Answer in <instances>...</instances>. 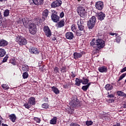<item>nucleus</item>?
Wrapping results in <instances>:
<instances>
[{
  "mask_svg": "<svg viewBox=\"0 0 126 126\" xmlns=\"http://www.w3.org/2000/svg\"><path fill=\"white\" fill-rule=\"evenodd\" d=\"M91 46L95 49V50H98V49H102L105 47V41L102 38L95 39L93 38L90 42Z\"/></svg>",
  "mask_w": 126,
  "mask_h": 126,
  "instance_id": "f257e3e1",
  "label": "nucleus"
},
{
  "mask_svg": "<svg viewBox=\"0 0 126 126\" xmlns=\"http://www.w3.org/2000/svg\"><path fill=\"white\" fill-rule=\"evenodd\" d=\"M15 41L17 42L20 46H25V45H27V40L22 36H17L15 38Z\"/></svg>",
  "mask_w": 126,
  "mask_h": 126,
  "instance_id": "f03ea898",
  "label": "nucleus"
},
{
  "mask_svg": "<svg viewBox=\"0 0 126 126\" xmlns=\"http://www.w3.org/2000/svg\"><path fill=\"white\" fill-rule=\"evenodd\" d=\"M72 99L73 100L69 102V105L72 108H76V107H79L80 106V102H79V100L77 99V96L76 95H74Z\"/></svg>",
  "mask_w": 126,
  "mask_h": 126,
  "instance_id": "7ed1b4c3",
  "label": "nucleus"
},
{
  "mask_svg": "<svg viewBox=\"0 0 126 126\" xmlns=\"http://www.w3.org/2000/svg\"><path fill=\"white\" fill-rule=\"evenodd\" d=\"M29 32L32 35H35L37 32V27L36 24L32 23L29 25Z\"/></svg>",
  "mask_w": 126,
  "mask_h": 126,
  "instance_id": "20e7f679",
  "label": "nucleus"
},
{
  "mask_svg": "<svg viewBox=\"0 0 126 126\" xmlns=\"http://www.w3.org/2000/svg\"><path fill=\"white\" fill-rule=\"evenodd\" d=\"M77 12L81 17H83V18H84L87 13L85 8L81 6L77 7Z\"/></svg>",
  "mask_w": 126,
  "mask_h": 126,
  "instance_id": "39448f33",
  "label": "nucleus"
},
{
  "mask_svg": "<svg viewBox=\"0 0 126 126\" xmlns=\"http://www.w3.org/2000/svg\"><path fill=\"white\" fill-rule=\"evenodd\" d=\"M43 32L46 36V37L50 38L51 36H52V32L51 31V30L50 29V28L48 27V26H44L43 27Z\"/></svg>",
  "mask_w": 126,
  "mask_h": 126,
  "instance_id": "423d86ee",
  "label": "nucleus"
},
{
  "mask_svg": "<svg viewBox=\"0 0 126 126\" xmlns=\"http://www.w3.org/2000/svg\"><path fill=\"white\" fill-rule=\"evenodd\" d=\"M53 13L51 15V19L53 22L57 23L58 21H60V16H58L57 11H53Z\"/></svg>",
  "mask_w": 126,
  "mask_h": 126,
  "instance_id": "0eeeda50",
  "label": "nucleus"
},
{
  "mask_svg": "<svg viewBox=\"0 0 126 126\" xmlns=\"http://www.w3.org/2000/svg\"><path fill=\"white\" fill-rule=\"evenodd\" d=\"M95 7L97 10H102L104 8V3L101 1H97L95 3Z\"/></svg>",
  "mask_w": 126,
  "mask_h": 126,
  "instance_id": "6e6552de",
  "label": "nucleus"
},
{
  "mask_svg": "<svg viewBox=\"0 0 126 126\" xmlns=\"http://www.w3.org/2000/svg\"><path fill=\"white\" fill-rule=\"evenodd\" d=\"M62 3V0L54 1L51 4V7H53V8L59 7V6H61Z\"/></svg>",
  "mask_w": 126,
  "mask_h": 126,
  "instance_id": "1a4fd4ad",
  "label": "nucleus"
},
{
  "mask_svg": "<svg viewBox=\"0 0 126 126\" xmlns=\"http://www.w3.org/2000/svg\"><path fill=\"white\" fill-rule=\"evenodd\" d=\"M29 51L31 52V54L34 55H39L40 54V51H39L38 49L36 48V47H31L29 49Z\"/></svg>",
  "mask_w": 126,
  "mask_h": 126,
  "instance_id": "9d476101",
  "label": "nucleus"
},
{
  "mask_svg": "<svg viewBox=\"0 0 126 126\" xmlns=\"http://www.w3.org/2000/svg\"><path fill=\"white\" fill-rule=\"evenodd\" d=\"M83 54H84V52L82 51L79 53L75 52L73 53L74 59L75 60H78V59H80L83 56Z\"/></svg>",
  "mask_w": 126,
  "mask_h": 126,
  "instance_id": "9b49d317",
  "label": "nucleus"
},
{
  "mask_svg": "<svg viewBox=\"0 0 126 126\" xmlns=\"http://www.w3.org/2000/svg\"><path fill=\"white\" fill-rule=\"evenodd\" d=\"M106 16V15L104 14V13L100 12L99 13H98L96 14V17L98 20H100V21H102V20H104V19L105 18Z\"/></svg>",
  "mask_w": 126,
  "mask_h": 126,
  "instance_id": "f8f14e48",
  "label": "nucleus"
},
{
  "mask_svg": "<svg viewBox=\"0 0 126 126\" xmlns=\"http://www.w3.org/2000/svg\"><path fill=\"white\" fill-rule=\"evenodd\" d=\"M65 37L68 40H72L74 38V35L72 32H67L65 33Z\"/></svg>",
  "mask_w": 126,
  "mask_h": 126,
  "instance_id": "ddd939ff",
  "label": "nucleus"
},
{
  "mask_svg": "<svg viewBox=\"0 0 126 126\" xmlns=\"http://www.w3.org/2000/svg\"><path fill=\"white\" fill-rule=\"evenodd\" d=\"M28 102L30 105H32V106H34V105L36 104V99L35 97L31 96L30 98H29Z\"/></svg>",
  "mask_w": 126,
  "mask_h": 126,
  "instance_id": "4468645a",
  "label": "nucleus"
},
{
  "mask_svg": "<svg viewBox=\"0 0 126 126\" xmlns=\"http://www.w3.org/2000/svg\"><path fill=\"white\" fill-rule=\"evenodd\" d=\"M49 15V10L45 9L42 12V19L45 20Z\"/></svg>",
  "mask_w": 126,
  "mask_h": 126,
  "instance_id": "2eb2a0df",
  "label": "nucleus"
},
{
  "mask_svg": "<svg viewBox=\"0 0 126 126\" xmlns=\"http://www.w3.org/2000/svg\"><path fill=\"white\" fill-rule=\"evenodd\" d=\"M32 1L35 5H41V4L44 3L43 0H32Z\"/></svg>",
  "mask_w": 126,
  "mask_h": 126,
  "instance_id": "dca6fc26",
  "label": "nucleus"
},
{
  "mask_svg": "<svg viewBox=\"0 0 126 126\" xmlns=\"http://www.w3.org/2000/svg\"><path fill=\"white\" fill-rule=\"evenodd\" d=\"M98 70L99 71V72H107L108 71V70L107 69V67L106 66H100L98 67Z\"/></svg>",
  "mask_w": 126,
  "mask_h": 126,
  "instance_id": "f3484780",
  "label": "nucleus"
},
{
  "mask_svg": "<svg viewBox=\"0 0 126 126\" xmlns=\"http://www.w3.org/2000/svg\"><path fill=\"white\" fill-rule=\"evenodd\" d=\"M9 118L12 123H15L16 121V116L14 114H12L9 115Z\"/></svg>",
  "mask_w": 126,
  "mask_h": 126,
  "instance_id": "a211bd4d",
  "label": "nucleus"
},
{
  "mask_svg": "<svg viewBox=\"0 0 126 126\" xmlns=\"http://www.w3.org/2000/svg\"><path fill=\"white\" fill-rule=\"evenodd\" d=\"M64 20H62L57 24L58 28H62V27H63V26H64Z\"/></svg>",
  "mask_w": 126,
  "mask_h": 126,
  "instance_id": "6ab92c4d",
  "label": "nucleus"
},
{
  "mask_svg": "<svg viewBox=\"0 0 126 126\" xmlns=\"http://www.w3.org/2000/svg\"><path fill=\"white\" fill-rule=\"evenodd\" d=\"M51 89L53 92L55 93V94H60V90H59V89H58V88L55 86H53L51 87Z\"/></svg>",
  "mask_w": 126,
  "mask_h": 126,
  "instance_id": "aec40b11",
  "label": "nucleus"
},
{
  "mask_svg": "<svg viewBox=\"0 0 126 126\" xmlns=\"http://www.w3.org/2000/svg\"><path fill=\"white\" fill-rule=\"evenodd\" d=\"M94 26H95V24H94V23L91 22V21H88V27L89 29H93Z\"/></svg>",
  "mask_w": 126,
  "mask_h": 126,
  "instance_id": "412c9836",
  "label": "nucleus"
},
{
  "mask_svg": "<svg viewBox=\"0 0 126 126\" xmlns=\"http://www.w3.org/2000/svg\"><path fill=\"white\" fill-rule=\"evenodd\" d=\"M22 70L24 72H26L27 71H29V66L28 65L24 64L23 65Z\"/></svg>",
  "mask_w": 126,
  "mask_h": 126,
  "instance_id": "4be33fe9",
  "label": "nucleus"
},
{
  "mask_svg": "<svg viewBox=\"0 0 126 126\" xmlns=\"http://www.w3.org/2000/svg\"><path fill=\"white\" fill-rule=\"evenodd\" d=\"M7 45V41L1 39L0 40V47H5Z\"/></svg>",
  "mask_w": 126,
  "mask_h": 126,
  "instance_id": "5701e85b",
  "label": "nucleus"
},
{
  "mask_svg": "<svg viewBox=\"0 0 126 126\" xmlns=\"http://www.w3.org/2000/svg\"><path fill=\"white\" fill-rule=\"evenodd\" d=\"M82 83V80L79 78H76L75 79V85L77 86H80V84Z\"/></svg>",
  "mask_w": 126,
  "mask_h": 126,
  "instance_id": "b1692460",
  "label": "nucleus"
},
{
  "mask_svg": "<svg viewBox=\"0 0 126 126\" xmlns=\"http://www.w3.org/2000/svg\"><path fill=\"white\" fill-rule=\"evenodd\" d=\"M113 88V87L112 85H110V84H107L105 86V89L107 91H110V90H112Z\"/></svg>",
  "mask_w": 126,
  "mask_h": 126,
  "instance_id": "393cba45",
  "label": "nucleus"
},
{
  "mask_svg": "<svg viewBox=\"0 0 126 126\" xmlns=\"http://www.w3.org/2000/svg\"><path fill=\"white\" fill-rule=\"evenodd\" d=\"M6 53V52L4 49L0 48V58H3V57H4Z\"/></svg>",
  "mask_w": 126,
  "mask_h": 126,
  "instance_id": "a878e982",
  "label": "nucleus"
},
{
  "mask_svg": "<svg viewBox=\"0 0 126 126\" xmlns=\"http://www.w3.org/2000/svg\"><path fill=\"white\" fill-rule=\"evenodd\" d=\"M57 118L54 117L53 119L50 120V124L51 125H57Z\"/></svg>",
  "mask_w": 126,
  "mask_h": 126,
  "instance_id": "bb28decb",
  "label": "nucleus"
},
{
  "mask_svg": "<svg viewBox=\"0 0 126 126\" xmlns=\"http://www.w3.org/2000/svg\"><path fill=\"white\" fill-rule=\"evenodd\" d=\"M85 31H81L80 30H78L76 31L77 36H81V35H83Z\"/></svg>",
  "mask_w": 126,
  "mask_h": 126,
  "instance_id": "cd10ccee",
  "label": "nucleus"
},
{
  "mask_svg": "<svg viewBox=\"0 0 126 126\" xmlns=\"http://www.w3.org/2000/svg\"><path fill=\"white\" fill-rule=\"evenodd\" d=\"M89 82V80L88 79H86L84 77H83L82 79V83L84 85H86V84H87Z\"/></svg>",
  "mask_w": 126,
  "mask_h": 126,
  "instance_id": "c85d7f7f",
  "label": "nucleus"
},
{
  "mask_svg": "<svg viewBox=\"0 0 126 126\" xmlns=\"http://www.w3.org/2000/svg\"><path fill=\"white\" fill-rule=\"evenodd\" d=\"M24 106L26 109H30L32 107V105L29 102L25 103Z\"/></svg>",
  "mask_w": 126,
  "mask_h": 126,
  "instance_id": "c756f323",
  "label": "nucleus"
},
{
  "mask_svg": "<svg viewBox=\"0 0 126 126\" xmlns=\"http://www.w3.org/2000/svg\"><path fill=\"white\" fill-rule=\"evenodd\" d=\"M10 11L8 9H6L3 12V15L4 17H7L9 15Z\"/></svg>",
  "mask_w": 126,
  "mask_h": 126,
  "instance_id": "7c9ffc66",
  "label": "nucleus"
},
{
  "mask_svg": "<svg viewBox=\"0 0 126 126\" xmlns=\"http://www.w3.org/2000/svg\"><path fill=\"white\" fill-rule=\"evenodd\" d=\"M89 21L95 24L96 22V17L94 16L92 17L90 19Z\"/></svg>",
  "mask_w": 126,
  "mask_h": 126,
  "instance_id": "2f4dec72",
  "label": "nucleus"
},
{
  "mask_svg": "<svg viewBox=\"0 0 126 126\" xmlns=\"http://www.w3.org/2000/svg\"><path fill=\"white\" fill-rule=\"evenodd\" d=\"M23 79H27V78H28V77L29 76V74H28V72H25L23 73Z\"/></svg>",
  "mask_w": 126,
  "mask_h": 126,
  "instance_id": "473e14b6",
  "label": "nucleus"
},
{
  "mask_svg": "<svg viewBox=\"0 0 126 126\" xmlns=\"http://www.w3.org/2000/svg\"><path fill=\"white\" fill-rule=\"evenodd\" d=\"M117 94L119 96H122L124 97H126V94H124V92H122V91H118Z\"/></svg>",
  "mask_w": 126,
  "mask_h": 126,
  "instance_id": "72a5a7b5",
  "label": "nucleus"
},
{
  "mask_svg": "<svg viewBox=\"0 0 126 126\" xmlns=\"http://www.w3.org/2000/svg\"><path fill=\"white\" fill-rule=\"evenodd\" d=\"M126 73H123L122 75H121L119 79L118 80V82H119V81H121V80L124 79V78H125V77H126Z\"/></svg>",
  "mask_w": 126,
  "mask_h": 126,
  "instance_id": "f704fd0d",
  "label": "nucleus"
},
{
  "mask_svg": "<svg viewBox=\"0 0 126 126\" xmlns=\"http://www.w3.org/2000/svg\"><path fill=\"white\" fill-rule=\"evenodd\" d=\"M1 87L3 88V89H4V90H8V89H9V87L6 84L2 85Z\"/></svg>",
  "mask_w": 126,
  "mask_h": 126,
  "instance_id": "c9c22d12",
  "label": "nucleus"
},
{
  "mask_svg": "<svg viewBox=\"0 0 126 126\" xmlns=\"http://www.w3.org/2000/svg\"><path fill=\"white\" fill-rule=\"evenodd\" d=\"M84 26H83V25H78V29L79 30H81L82 31H85V30H84Z\"/></svg>",
  "mask_w": 126,
  "mask_h": 126,
  "instance_id": "e433bc0d",
  "label": "nucleus"
},
{
  "mask_svg": "<svg viewBox=\"0 0 126 126\" xmlns=\"http://www.w3.org/2000/svg\"><path fill=\"white\" fill-rule=\"evenodd\" d=\"M42 107L44 108V109H48L49 106V104H48V103H44L42 105Z\"/></svg>",
  "mask_w": 126,
  "mask_h": 126,
  "instance_id": "4c0bfd02",
  "label": "nucleus"
},
{
  "mask_svg": "<svg viewBox=\"0 0 126 126\" xmlns=\"http://www.w3.org/2000/svg\"><path fill=\"white\" fill-rule=\"evenodd\" d=\"M59 68L58 67H55L54 68V73H55L56 74H57V73H59L60 72L59 71Z\"/></svg>",
  "mask_w": 126,
  "mask_h": 126,
  "instance_id": "58836bf2",
  "label": "nucleus"
},
{
  "mask_svg": "<svg viewBox=\"0 0 126 126\" xmlns=\"http://www.w3.org/2000/svg\"><path fill=\"white\" fill-rule=\"evenodd\" d=\"M121 36H120V35H119V36L117 35L116 36V38L115 39L116 42L118 43H119L120 42H121Z\"/></svg>",
  "mask_w": 126,
  "mask_h": 126,
  "instance_id": "ea45409f",
  "label": "nucleus"
},
{
  "mask_svg": "<svg viewBox=\"0 0 126 126\" xmlns=\"http://www.w3.org/2000/svg\"><path fill=\"white\" fill-rule=\"evenodd\" d=\"M86 125L88 126H92V125H93V122L92 121H88L86 122Z\"/></svg>",
  "mask_w": 126,
  "mask_h": 126,
  "instance_id": "a19ab883",
  "label": "nucleus"
},
{
  "mask_svg": "<svg viewBox=\"0 0 126 126\" xmlns=\"http://www.w3.org/2000/svg\"><path fill=\"white\" fill-rule=\"evenodd\" d=\"M71 30L73 32H75L76 31V28H75V26L74 24L72 25L71 27Z\"/></svg>",
  "mask_w": 126,
  "mask_h": 126,
  "instance_id": "79ce46f5",
  "label": "nucleus"
},
{
  "mask_svg": "<svg viewBox=\"0 0 126 126\" xmlns=\"http://www.w3.org/2000/svg\"><path fill=\"white\" fill-rule=\"evenodd\" d=\"M61 72L63 73L66 72V66H62L61 68Z\"/></svg>",
  "mask_w": 126,
  "mask_h": 126,
  "instance_id": "37998d69",
  "label": "nucleus"
},
{
  "mask_svg": "<svg viewBox=\"0 0 126 126\" xmlns=\"http://www.w3.org/2000/svg\"><path fill=\"white\" fill-rule=\"evenodd\" d=\"M33 120H34V121L36 122V123H38V124H40L41 122V119L39 118L34 117Z\"/></svg>",
  "mask_w": 126,
  "mask_h": 126,
  "instance_id": "c03bdc74",
  "label": "nucleus"
},
{
  "mask_svg": "<svg viewBox=\"0 0 126 126\" xmlns=\"http://www.w3.org/2000/svg\"><path fill=\"white\" fill-rule=\"evenodd\" d=\"M83 23H84L83 20L80 19L78 20L77 25H83L82 24H83Z\"/></svg>",
  "mask_w": 126,
  "mask_h": 126,
  "instance_id": "a18cd8bd",
  "label": "nucleus"
},
{
  "mask_svg": "<svg viewBox=\"0 0 126 126\" xmlns=\"http://www.w3.org/2000/svg\"><path fill=\"white\" fill-rule=\"evenodd\" d=\"M88 88H89L87 85L83 86L82 87V90H83V91H87V89H88Z\"/></svg>",
  "mask_w": 126,
  "mask_h": 126,
  "instance_id": "49530a36",
  "label": "nucleus"
},
{
  "mask_svg": "<svg viewBox=\"0 0 126 126\" xmlns=\"http://www.w3.org/2000/svg\"><path fill=\"white\" fill-rule=\"evenodd\" d=\"M7 59H8V56H6L3 59L2 62L3 63H6V62L7 61Z\"/></svg>",
  "mask_w": 126,
  "mask_h": 126,
  "instance_id": "de8ad7c7",
  "label": "nucleus"
},
{
  "mask_svg": "<svg viewBox=\"0 0 126 126\" xmlns=\"http://www.w3.org/2000/svg\"><path fill=\"white\" fill-rule=\"evenodd\" d=\"M70 126H80V125H79V124H78L77 123H71Z\"/></svg>",
  "mask_w": 126,
  "mask_h": 126,
  "instance_id": "09e8293b",
  "label": "nucleus"
},
{
  "mask_svg": "<svg viewBox=\"0 0 126 126\" xmlns=\"http://www.w3.org/2000/svg\"><path fill=\"white\" fill-rule=\"evenodd\" d=\"M109 35H111V36H115L117 37V36H118V35H119L118 33H114V32H109Z\"/></svg>",
  "mask_w": 126,
  "mask_h": 126,
  "instance_id": "8fccbe9b",
  "label": "nucleus"
},
{
  "mask_svg": "<svg viewBox=\"0 0 126 126\" xmlns=\"http://www.w3.org/2000/svg\"><path fill=\"white\" fill-rule=\"evenodd\" d=\"M108 103H113V102H115V100L113 99L109 98L108 99Z\"/></svg>",
  "mask_w": 126,
  "mask_h": 126,
  "instance_id": "3c124183",
  "label": "nucleus"
},
{
  "mask_svg": "<svg viewBox=\"0 0 126 126\" xmlns=\"http://www.w3.org/2000/svg\"><path fill=\"white\" fill-rule=\"evenodd\" d=\"M64 16V13L63 12H62L60 14V17L61 18H63Z\"/></svg>",
  "mask_w": 126,
  "mask_h": 126,
  "instance_id": "603ef678",
  "label": "nucleus"
},
{
  "mask_svg": "<svg viewBox=\"0 0 126 126\" xmlns=\"http://www.w3.org/2000/svg\"><path fill=\"white\" fill-rule=\"evenodd\" d=\"M115 97V95L114 94H108L107 95L108 98H114Z\"/></svg>",
  "mask_w": 126,
  "mask_h": 126,
  "instance_id": "864d4df0",
  "label": "nucleus"
},
{
  "mask_svg": "<svg viewBox=\"0 0 126 126\" xmlns=\"http://www.w3.org/2000/svg\"><path fill=\"white\" fill-rule=\"evenodd\" d=\"M125 71H126V67L123 68L120 71V72H121L122 73H123V72H125Z\"/></svg>",
  "mask_w": 126,
  "mask_h": 126,
  "instance_id": "5fc2aeb1",
  "label": "nucleus"
},
{
  "mask_svg": "<svg viewBox=\"0 0 126 126\" xmlns=\"http://www.w3.org/2000/svg\"><path fill=\"white\" fill-rule=\"evenodd\" d=\"M22 21L23 24H24V25H26V20H25V19H23L22 20Z\"/></svg>",
  "mask_w": 126,
  "mask_h": 126,
  "instance_id": "6e6d98bb",
  "label": "nucleus"
},
{
  "mask_svg": "<svg viewBox=\"0 0 126 126\" xmlns=\"http://www.w3.org/2000/svg\"><path fill=\"white\" fill-rule=\"evenodd\" d=\"M1 122H2V118L0 116V126H1L2 125Z\"/></svg>",
  "mask_w": 126,
  "mask_h": 126,
  "instance_id": "4d7b16f0",
  "label": "nucleus"
},
{
  "mask_svg": "<svg viewBox=\"0 0 126 126\" xmlns=\"http://www.w3.org/2000/svg\"><path fill=\"white\" fill-rule=\"evenodd\" d=\"M113 126H121V124H120V123H116Z\"/></svg>",
  "mask_w": 126,
  "mask_h": 126,
  "instance_id": "13d9d810",
  "label": "nucleus"
},
{
  "mask_svg": "<svg viewBox=\"0 0 126 126\" xmlns=\"http://www.w3.org/2000/svg\"><path fill=\"white\" fill-rule=\"evenodd\" d=\"M2 26H3L2 22L1 21H0V28H2Z\"/></svg>",
  "mask_w": 126,
  "mask_h": 126,
  "instance_id": "bf43d9fd",
  "label": "nucleus"
},
{
  "mask_svg": "<svg viewBox=\"0 0 126 126\" xmlns=\"http://www.w3.org/2000/svg\"><path fill=\"white\" fill-rule=\"evenodd\" d=\"M64 88H67L68 87V86H67V84H65L63 86Z\"/></svg>",
  "mask_w": 126,
  "mask_h": 126,
  "instance_id": "052dcab7",
  "label": "nucleus"
},
{
  "mask_svg": "<svg viewBox=\"0 0 126 126\" xmlns=\"http://www.w3.org/2000/svg\"><path fill=\"white\" fill-rule=\"evenodd\" d=\"M71 76H72V77L73 78H74V77H75V74H72V75H71Z\"/></svg>",
  "mask_w": 126,
  "mask_h": 126,
  "instance_id": "680f3d73",
  "label": "nucleus"
},
{
  "mask_svg": "<svg viewBox=\"0 0 126 126\" xmlns=\"http://www.w3.org/2000/svg\"><path fill=\"white\" fill-rule=\"evenodd\" d=\"M90 85H91V83H89L87 84V86H88V87L89 88V87L90 86Z\"/></svg>",
  "mask_w": 126,
  "mask_h": 126,
  "instance_id": "e2e57ef3",
  "label": "nucleus"
},
{
  "mask_svg": "<svg viewBox=\"0 0 126 126\" xmlns=\"http://www.w3.org/2000/svg\"><path fill=\"white\" fill-rule=\"evenodd\" d=\"M12 64H13V65H16V63H15V62H12Z\"/></svg>",
  "mask_w": 126,
  "mask_h": 126,
  "instance_id": "0e129e2a",
  "label": "nucleus"
},
{
  "mask_svg": "<svg viewBox=\"0 0 126 126\" xmlns=\"http://www.w3.org/2000/svg\"><path fill=\"white\" fill-rule=\"evenodd\" d=\"M53 41H56L57 40V38H56V37H54L53 38H52Z\"/></svg>",
  "mask_w": 126,
  "mask_h": 126,
  "instance_id": "69168bd1",
  "label": "nucleus"
},
{
  "mask_svg": "<svg viewBox=\"0 0 126 126\" xmlns=\"http://www.w3.org/2000/svg\"><path fill=\"white\" fill-rule=\"evenodd\" d=\"M123 107H124L125 109H126V104L123 105Z\"/></svg>",
  "mask_w": 126,
  "mask_h": 126,
  "instance_id": "338daca9",
  "label": "nucleus"
},
{
  "mask_svg": "<svg viewBox=\"0 0 126 126\" xmlns=\"http://www.w3.org/2000/svg\"><path fill=\"white\" fill-rule=\"evenodd\" d=\"M0 1H3V0H0Z\"/></svg>",
  "mask_w": 126,
  "mask_h": 126,
  "instance_id": "774afa93",
  "label": "nucleus"
}]
</instances>
